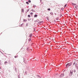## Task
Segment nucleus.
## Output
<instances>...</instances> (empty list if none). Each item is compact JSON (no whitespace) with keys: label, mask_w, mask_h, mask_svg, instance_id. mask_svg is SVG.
Returning <instances> with one entry per match:
<instances>
[{"label":"nucleus","mask_w":78,"mask_h":78,"mask_svg":"<svg viewBox=\"0 0 78 78\" xmlns=\"http://www.w3.org/2000/svg\"><path fill=\"white\" fill-rule=\"evenodd\" d=\"M6 64H8V62L6 61H5V62H4V64L5 65H6Z\"/></svg>","instance_id":"obj_12"},{"label":"nucleus","mask_w":78,"mask_h":78,"mask_svg":"<svg viewBox=\"0 0 78 78\" xmlns=\"http://www.w3.org/2000/svg\"><path fill=\"white\" fill-rule=\"evenodd\" d=\"M41 23H43V22H44V21H40Z\"/></svg>","instance_id":"obj_40"},{"label":"nucleus","mask_w":78,"mask_h":78,"mask_svg":"<svg viewBox=\"0 0 78 78\" xmlns=\"http://www.w3.org/2000/svg\"><path fill=\"white\" fill-rule=\"evenodd\" d=\"M35 30H36V29H35Z\"/></svg>","instance_id":"obj_57"},{"label":"nucleus","mask_w":78,"mask_h":78,"mask_svg":"<svg viewBox=\"0 0 78 78\" xmlns=\"http://www.w3.org/2000/svg\"><path fill=\"white\" fill-rule=\"evenodd\" d=\"M31 17H34V16H33V15H31Z\"/></svg>","instance_id":"obj_43"},{"label":"nucleus","mask_w":78,"mask_h":78,"mask_svg":"<svg viewBox=\"0 0 78 78\" xmlns=\"http://www.w3.org/2000/svg\"><path fill=\"white\" fill-rule=\"evenodd\" d=\"M18 78H20V74L18 75Z\"/></svg>","instance_id":"obj_20"},{"label":"nucleus","mask_w":78,"mask_h":78,"mask_svg":"<svg viewBox=\"0 0 78 78\" xmlns=\"http://www.w3.org/2000/svg\"><path fill=\"white\" fill-rule=\"evenodd\" d=\"M31 11H33V12H36V11L34 10H33V9H32L31 10Z\"/></svg>","instance_id":"obj_18"},{"label":"nucleus","mask_w":78,"mask_h":78,"mask_svg":"<svg viewBox=\"0 0 78 78\" xmlns=\"http://www.w3.org/2000/svg\"><path fill=\"white\" fill-rule=\"evenodd\" d=\"M9 64L10 65H11V61H8V62Z\"/></svg>","instance_id":"obj_14"},{"label":"nucleus","mask_w":78,"mask_h":78,"mask_svg":"<svg viewBox=\"0 0 78 78\" xmlns=\"http://www.w3.org/2000/svg\"><path fill=\"white\" fill-rule=\"evenodd\" d=\"M58 19H58V18H57L56 19V20H58Z\"/></svg>","instance_id":"obj_41"},{"label":"nucleus","mask_w":78,"mask_h":78,"mask_svg":"<svg viewBox=\"0 0 78 78\" xmlns=\"http://www.w3.org/2000/svg\"><path fill=\"white\" fill-rule=\"evenodd\" d=\"M64 76V73H62V74H60L59 76V77L60 78H62L63 76Z\"/></svg>","instance_id":"obj_3"},{"label":"nucleus","mask_w":78,"mask_h":78,"mask_svg":"<svg viewBox=\"0 0 78 78\" xmlns=\"http://www.w3.org/2000/svg\"><path fill=\"white\" fill-rule=\"evenodd\" d=\"M1 61H0V64H1V62H1Z\"/></svg>","instance_id":"obj_48"},{"label":"nucleus","mask_w":78,"mask_h":78,"mask_svg":"<svg viewBox=\"0 0 78 78\" xmlns=\"http://www.w3.org/2000/svg\"><path fill=\"white\" fill-rule=\"evenodd\" d=\"M31 41V38H29L28 39V42H30Z\"/></svg>","instance_id":"obj_19"},{"label":"nucleus","mask_w":78,"mask_h":78,"mask_svg":"<svg viewBox=\"0 0 78 78\" xmlns=\"http://www.w3.org/2000/svg\"><path fill=\"white\" fill-rule=\"evenodd\" d=\"M37 77H38V78H41V76H40L39 75H37Z\"/></svg>","instance_id":"obj_15"},{"label":"nucleus","mask_w":78,"mask_h":78,"mask_svg":"<svg viewBox=\"0 0 78 78\" xmlns=\"http://www.w3.org/2000/svg\"><path fill=\"white\" fill-rule=\"evenodd\" d=\"M23 62H24L25 64H26L27 62H26L25 61V60L24 59V57H23Z\"/></svg>","instance_id":"obj_11"},{"label":"nucleus","mask_w":78,"mask_h":78,"mask_svg":"<svg viewBox=\"0 0 78 78\" xmlns=\"http://www.w3.org/2000/svg\"><path fill=\"white\" fill-rule=\"evenodd\" d=\"M61 10H62V11H64V8H62L61 9Z\"/></svg>","instance_id":"obj_30"},{"label":"nucleus","mask_w":78,"mask_h":78,"mask_svg":"<svg viewBox=\"0 0 78 78\" xmlns=\"http://www.w3.org/2000/svg\"><path fill=\"white\" fill-rule=\"evenodd\" d=\"M33 6H34V7H36V5H33Z\"/></svg>","instance_id":"obj_39"},{"label":"nucleus","mask_w":78,"mask_h":78,"mask_svg":"<svg viewBox=\"0 0 78 78\" xmlns=\"http://www.w3.org/2000/svg\"><path fill=\"white\" fill-rule=\"evenodd\" d=\"M46 19L48 20V21H49V17H48V16L46 17Z\"/></svg>","instance_id":"obj_7"},{"label":"nucleus","mask_w":78,"mask_h":78,"mask_svg":"<svg viewBox=\"0 0 78 78\" xmlns=\"http://www.w3.org/2000/svg\"><path fill=\"white\" fill-rule=\"evenodd\" d=\"M33 35V34H30V35H29V37H30V38H31V37H32V36Z\"/></svg>","instance_id":"obj_5"},{"label":"nucleus","mask_w":78,"mask_h":78,"mask_svg":"<svg viewBox=\"0 0 78 78\" xmlns=\"http://www.w3.org/2000/svg\"><path fill=\"white\" fill-rule=\"evenodd\" d=\"M73 72L74 73H75V72H76V70L75 69H74L73 71Z\"/></svg>","instance_id":"obj_32"},{"label":"nucleus","mask_w":78,"mask_h":78,"mask_svg":"<svg viewBox=\"0 0 78 78\" xmlns=\"http://www.w3.org/2000/svg\"><path fill=\"white\" fill-rule=\"evenodd\" d=\"M15 72H17V68H15Z\"/></svg>","instance_id":"obj_33"},{"label":"nucleus","mask_w":78,"mask_h":78,"mask_svg":"<svg viewBox=\"0 0 78 78\" xmlns=\"http://www.w3.org/2000/svg\"><path fill=\"white\" fill-rule=\"evenodd\" d=\"M48 11H50V8H48Z\"/></svg>","instance_id":"obj_34"},{"label":"nucleus","mask_w":78,"mask_h":78,"mask_svg":"<svg viewBox=\"0 0 78 78\" xmlns=\"http://www.w3.org/2000/svg\"><path fill=\"white\" fill-rule=\"evenodd\" d=\"M23 22H26L27 21V20H26L25 19H23Z\"/></svg>","instance_id":"obj_13"},{"label":"nucleus","mask_w":78,"mask_h":78,"mask_svg":"<svg viewBox=\"0 0 78 78\" xmlns=\"http://www.w3.org/2000/svg\"><path fill=\"white\" fill-rule=\"evenodd\" d=\"M72 75H73V70H70V71L69 76H72Z\"/></svg>","instance_id":"obj_2"},{"label":"nucleus","mask_w":78,"mask_h":78,"mask_svg":"<svg viewBox=\"0 0 78 78\" xmlns=\"http://www.w3.org/2000/svg\"><path fill=\"white\" fill-rule=\"evenodd\" d=\"M66 69H65L63 72H65V71H66Z\"/></svg>","instance_id":"obj_47"},{"label":"nucleus","mask_w":78,"mask_h":78,"mask_svg":"<svg viewBox=\"0 0 78 78\" xmlns=\"http://www.w3.org/2000/svg\"><path fill=\"white\" fill-rule=\"evenodd\" d=\"M55 15L56 16V13H55Z\"/></svg>","instance_id":"obj_49"},{"label":"nucleus","mask_w":78,"mask_h":78,"mask_svg":"<svg viewBox=\"0 0 78 78\" xmlns=\"http://www.w3.org/2000/svg\"><path fill=\"white\" fill-rule=\"evenodd\" d=\"M55 75L56 76V75H58V73H57L56 74H55Z\"/></svg>","instance_id":"obj_42"},{"label":"nucleus","mask_w":78,"mask_h":78,"mask_svg":"<svg viewBox=\"0 0 78 78\" xmlns=\"http://www.w3.org/2000/svg\"><path fill=\"white\" fill-rule=\"evenodd\" d=\"M1 34H2V32L1 33Z\"/></svg>","instance_id":"obj_55"},{"label":"nucleus","mask_w":78,"mask_h":78,"mask_svg":"<svg viewBox=\"0 0 78 78\" xmlns=\"http://www.w3.org/2000/svg\"><path fill=\"white\" fill-rule=\"evenodd\" d=\"M26 12V13H27L28 12H27H27Z\"/></svg>","instance_id":"obj_51"},{"label":"nucleus","mask_w":78,"mask_h":78,"mask_svg":"<svg viewBox=\"0 0 78 78\" xmlns=\"http://www.w3.org/2000/svg\"><path fill=\"white\" fill-rule=\"evenodd\" d=\"M78 5H76L75 6V8H76V9H78Z\"/></svg>","instance_id":"obj_8"},{"label":"nucleus","mask_w":78,"mask_h":78,"mask_svg":"<svg viewBox=\"0 0 78 78\" xmlns=\"http://www.w3.org/2000/svg\"><path fill=\"white\" fill-rule=\"evenodd\" d=\"M41 23V21H39L38 22V23Z\"/></svg>","instance_id":"obj_45"},{"label":"nucleus","mask_w":78,"mask_h":78,"mask_svg":"<svg viewBox=\"0 0 78 78\" xmlns=\"http://www.w3.org/2000/svg\"><path fill=\"white\" fill-rule=\"evenodd\" d=\"M75 66V67H76V66H77V63H76Z\"/></svg>","instance_id":"obj_36"},{"label":"nucleus","mask_w":78,"mask_h":78,"mask_svg":"<svg viewBox=\"0 0 78 78\" xmlns=\"http://www.w3.org/2000/svg\"><path fill=\"white\" fill-rule=\"evenodd\" d=\"M21 12H23V13L24 12V10H23V9H22Z\"/></svg>","instance_id":"obj_10"},{"label":"nucleus","mask_w":78,"mask_h":78,"mask_svg":"<svg viewBox=\"0 0 78 78\" xmlns=\"http://www.w3.org/2000/svg\"><path fill=\"white\" fill-rule=\"evenodd\" d=\"M32 21H33V20H34V19H32Z\"/></svg>","instance_id":"obj_50"},{"label":"nucleus","mask_w":78,"mask_h":78,"mask_svg":"<svg viewBox=\"0 0 78 78\" xmlns=\"http://www.w3.org/2000/svg\"><path fill=\"white\" fill-rule=\"evenodd\" d=\"M26 27L28 26V23H27L26 24Z\"/></svg>","instance_id":"obj_21"},{"label":"nucleus","mask_w":78,"mask_h":78,"mask_svg":"<svg viewBox=\"0 0 78 78\" xmlns=\"http://www.w3.org/2000/svg\"><path fill=\"white\" fill-rule=\"evenodd\" d=\"M27 17H31V16L30 15H28L27 16Z\"/></svg>","instance_id":"obj_22"},{"label":"nucleus","mask_w":78,"mask_h":78,"mask_svg":"<svg viewBox=\"0 0 78 78\" xmlns=\"http://www.w3.org/2000/svg\"><path fill=\"white\" fill-rule=\"evenodd\" d=\"M30 15H33V12H31L30 13Z\"/></svg>","instance_id":"obj_27"},{"label":"nucleus","mask_w":78,"mask_h":78,"mask_svg":"<svg viewBox=\"0 0 78 78\" xmlns=\"http://www.w3.org/2000/svg\"><path fill=\"white\" fill-rule=\"evenodd\" d=\"M24 60H25V58H24Z\"/></svg>","instance_id":"obj_52"},{"label":"nucleus","mask_w":78,"mask_h":78,"mask_svg":"<svg viewBox=\"0 0 78 78\" xmlns=\"http://www.w3.org/2000/svg\"><path fill=\"white\" fill-rule=\"evenodd\" d=\"M30 11V9H27V12H28V11Z\"/></svg>","instance_id":"obj_35"},{"label":"nucleus","mask_w":78,"mask_h":78,"mask_svg":"<svg viewBox=\"0 0 78 78\" xmlns=\"http://www.w3.org/2000/svg\"><path fill=\"white\" fill-rule=\"evenodd\" d=\"M20 20H21V19H20Z\"/></svg>","instance_id":"obj_56"},{"label":"nucleus","mask_w":78,"mask_h":78,"mask_svg":"<svg viewBox=\"0 0 78 78\" xmlns=\"http://www.w3.org/2000/svg\"><path fill=\"white\" fill-rule=\"evenodd\" d=\"M28 2H29V3H31V0H29L28 1Z\"/></svg>","instance_id":"obj_31"},{"label":"nucleus","mask_w":78,"mask_h":78,"mask_svg":"<svg viewBox=\"0 0 78 78\" xmlns=\"http://www.w3.org/2000/svg\"><path fill=\"white\" fill-rule=\"evenodd\" d=\"M1 69V67H0V69Z\"/></svg>","instance_id":"obj_53"},{"label":"nucleus","mask_w":78,"mask_h":78,"mask_svg":"<svg viewBox=\"0 0 78 78\" xmlns=\"http://www.w3.org/2000/svg\"><path fill=\"white\" fill-rule=\"evenodd\" d=\"M50 14H51V15L52 16H53V13L52 12H51L50 13Z\"/></svg>","instance_id":"obj_23"},{"label":"nucleus","mask_w":78,"mask_h":78,"mask_svg":"<svg viewBox=\"0 0 78 78\" xmlns=\"http://www.w3.org/2000/svg\"><path fill=\"white\" fill-rule=\"evenodd\" d=\"M72 5H73L74 6H75V5H76V4L72 3Z\"/></svg>","instance_id":"obj_17"},{"label":"nucleus","mask_w":78,"mask_h":78,"mask_svg":"<svg viewBox=\"0 0 78 78\" xmlns=\"http://www.w3.org/2000/svg\"><path fill=\"white\" fill-rule=\"evenodd\" d=\"M66 6H67V4H66V5H65L64 7H65V8H66Z\"/></svg>","instance_id":"obj_38"},{"label":"nucleus","mask_w":78,"mask_h":78,"mask_svg":"<svg viewBox=\"0 0 78 78\" xmlns=\"http://www.w3.org/2000/svg\"><path fill=\"white\" fill-rule=\"evenodd\" d=\"M30 20H31V19H30Z\"/></svg>","instance_id":"obj_54"},{"label":"nucleus","mask_w":78,"mask_h":78,"mask_svg":"<svg viewBox=\"0 0 78 78\" xmlns=\"http://www.w3.org/2000/svg\"><path fill=\"white\" fill-rule=\"evenodd\" d=\"M38 21H39V20H38V19H37L36 20H35V21H34V22H38Z\"/></svg>","instance_id":"obj_26"},{"label":"nucleus","mask_w":78,"mask_h":78,"mask_svg":"<svg viewBox=\"0 0 78 78\" xmlns=\"http://www.w3.org/2000/svg\"><path fill=\"white\" fill-rule=\"evenodd\" d=\"M0 77H1L0 76Z\"/></svg>","instance_id":"obj_58"},{"label":"nucleus","mask_w":78,"mask_h":78,"mask_svg":"<svg viewBox=\"0 0 78 78\" xmlns=\"http://www.w3.org/2000/svg\"><path fill=\"white\" fill-rule=\"evenodd\" d=\"M18 57V55H17L16 56H14V58H17Z\"/></svg>","instance_id":"obj_28"},{"label":"nucleus","mask_w":78,"mask_h":78,"mask_svg":"<svg viewBox=\"0 0 78 78\" xmlns=\"http://www.w3.org/2000/svg\"><path fill=\"white\" fill-rule=\"evenodd\" d=\"M72 62L68 63L66 65V67H70V66H72Z\"/></svg>","instance_id":"obj_1"},{"label":"nucleus","mask_w":78,"mask_h":78,"mask_svg":"<svg viewBox=\"0 0 78 78\" xmlns=\"http://www.w3.org/2000/svg\"><path fill=\"white\" fill-rule=\"evenodd\" d=\"M60 17H62V14H61V13H60Z\"/></svg>","instance_id":"obj_25"},{"label":"nucleus","mask_w":78,"mask_h":78,"mask_svg":"<svg viewBox=\"0 0 78 78\" xmlns=\"http://www.w3.org/2000/svg\"><path fill=\"white\" fill-rule=\"evenodd\" d=\"M23 23L19 25L20 27H22L23 26Z\"/></svg>","instance_id":"obj_4"},{"label":"nucleus","mask_w":78,"mask_h":78,"mask_svg":"<svg viewBox=\"0 0 78 78\" xmlns=\"http://www.w3.org/2000/svg\"><path fill=\"white\" fill-rule=\"evenodd\" d=\"M37 16H38V15L37 14H36L34 15V17H35V18L36 17H37Z\"/></svg>","instance_id":"obj_6"},{"label":"nucleus","mask_w":78,"mask_h":78,"mask_svg":"<svg viewBox=\"0 0 78 78\" xmlns=\"http://www.w3.org/2000/svg\"><path fill=\"white\" fill-rule=\"evenodd\" d=\"M76 68V69L78 70V66H75Z\"/></svg>","instance_id":"obj_16"},{"label":"nucleus","mask_w":78,"mask_h":78,"mask_svg":"<svg viewBox=\"0 0 78 78\" xmlns=\"http://www.w3.org/2000/svg\"><path fill=\"white\" fill-rule=\"evenodd\" d=\"M24 73H25V74H26V75H27V72H25Z\"/></svg>","instance_id":"obj_37"},{"label":"nucleus","mask_w":78,"mask_h":78,"mask_svg":"<svg viewBox=\"0 0 78 78\" xmlns=\"http://www.w3.org/2000/svg\"><path fill=\"white\" fill-rule=\"evenodd\" d=\"M54 22H56V20H54Z\"/></svg>","instance_id":"obj_46"},{"label":"nucleus","mask_w":78,"mask_h":78,"mask_svg":"<svg viewBox=\"0 0 78 78\" xmlns=\"http://www.w3.org/2000/svg\"><path fill=\"white\" fill-rule=\"evenodd\" d=\"M26 3L27 4V5H29V2H26Z\"/></svg>","instance_id":"obj_24"},{"label":"nucleus","mask_w":78,"mask_h":78,"mask_svg":"<svg viewBox=\"0 0 78 78\" xmlns=\"http://www.w3.org/2000/svg\"><path fill=\"white\" fill-rule=\"evenodd\" d=\"M27 51H30V50H29V47H27Z\"/></svg>","instance_id":"obj_9"},{"label":"nucleus","mask_w":78,"mask_h":78,"mask_svg":"<svg viewBox=\"0 0 78 78\" xmlns=\"http://www.w3.org/2000/svg\"><path fill=\"white\" fill-rule=\"evenodd\" d=\"M75 61H74L73 63V66H75Z\"/></svg>","instance_id":"obj_29"},{"label":"nucleus","mask_w":78,"mask_h":78,"mask_svg":"<svg viewBox=\"0 0 78 78\" xmlns=\"http://www.w3.org/2000/svg\"><path fill=\"white\" fill-rule=\"evenodd\" d=\"M28 20H29V21H30V20H30V19L28 18Z\"/></svg>","instance_id":"obj_44"}]
</instances>
